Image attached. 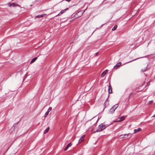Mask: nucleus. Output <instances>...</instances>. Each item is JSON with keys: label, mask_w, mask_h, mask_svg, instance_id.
I'll return each mask as SVG.
<instances>
[{"label": "nucleus", "mask_w": 155, "mask_h": 155, "mask_svg": "<svg viewBox=\"0 0 155 155\" xmlns=\"http://www.w3.org/2000/svg\"><path fill=\"white\" fill-rule=\"evenodd\" d=\"M106 127V126L104 125L103 124H101L98 126V129L94 132H99L102 131Z\"/></svg>", "instance_id": "obj_1"}, {"label": "nucleus", "mask_w": 155, "mask_h": 155, "mask_svg": "<svg viewBox=\"0 0 155 155\" xmlns=\"http://www.w3.org/2000/svg\"><path fill=\"white\" fill-rule=\"evenodd\" d=\"M118 104H116L114 106H113L110 109L109 112L110 114H113L114 113L115 110L118 107Z\"/></svg>", "instance_id": "obj_2"}, {"label": "nucleus", "mask_w": 155, "mask_h": 155, "mask_svg": "<svg viewBox=\"0 0 155 155\" xmlns=\"http://www.w3.org/2000/svg\"><path fill=\"white\" fill-rule=\"evenodd\" d=\"M68 8H66L65 9L61 11L57 15H56L55 17H57L58 16L60 15H61L63 14L66 11L68 10Z\"/></svg>", "instance_id": "obj_3"}, {"label": "nucleus", "mask_w": 155, "mask_h": 155, "mask_svg": "<svg viewBox=\"0 0 155 155\" xmlns=\"http://www.w3.org/2000/svg\"><path fill=\"white\" fill-rule=\"evenodd\" d=\"M108 91L109 94H111L112 93V87L110 84L108 87Z\"/></svg>", "instance_id": "obj_4"}, {"label": "nucleus", "mask_w": 155, "mask_h": 155, "mask_svg": "<svg viewBox=\"0 0 155 155\" xmlns=\"http://www.w3.org/2000/svg\"><path fill=\"white\" fill-rule=\"evenodd\" d=\"M125 118V117L124 116H122L120 118V120H114V122H120L121 121L123 120Z\"/></svg>", "instance_id": "obj_5"}, {"label": "nucleus", "mask_w": 155, "mask_h": 155, "mask_svg": "<svg viewBox=\"0 0 155 155\" xmlns=\"http://www.w3.org/2000/svg\"><path fill=\"white\" fill-rule=\"evenodd\" d=\"M130 135V136H131L132 134H125L124 135H120V137H121V138H126V137H125V136H128L129 135Z\"/></svg>", "instance_id": "obj_6"}, {"label": "nucleus", "mask_w": 155, "mask_h": 155, "mask_svg": "<svg viewBox=\"0 0 155 155\" xmlns=\"http://www.w3.org/2000/svg\"><path fill=\"white\" fill-rule=\"evenodd\" d=\"M121 62H119L116 65H115L114 67V69L117 68V67H119L121 65Z\"/></svg>", "instance_id": "obj_7"}, {"label": "nucleus", "mask_w": 155, "mask_h": 155, "mask_svg": "<svg viewBox=\"0 0 155 155\" xmlns=\"http://www.w3.org/2000/svg\"><path fill=\"white\" fill-rule=\"evenodd\" d=\"M141 130V128H139L137 129H134V133L135 134Z\"/></svg>", "instance_id": "obj_8"}, {"label": "nucleus", "mask_w": 155, "mask_h": 155, "mask_svg": "<svg viewBox=\"0 0 155 155\" xmlns=\"http://www.w3.org/2000/svg\"><path fill=\"white\" fill-rule=\"evenodd\" d=\"M72 145V144L71 143H69L68 145L64 149V151H66V150H67V149H68V148L70 147H71Z\"/></svg>", "instance_id": "obj_9"}, {"label": "nucleus", "mask_w": 155, "mask_h": 155, "mask_svg": "<svg viewBox=\"0 0 155 155\" xmlns=\"http://www.w3.org/2000/svg\"><path fill=\"white\" fill-rule=\"evenodd\" d=\"M84 12H83L82 11H80L78 12L76 14L77 15H79V17H81V16H82Z\"/></svg>", "instance_id": "obj_10"}, {"label": "nucleus", "mask_w": 155, "mask_h": 155, "mask_svg": "<svg viewBox=\"0 0 155 155\" xmlns=\"http://www.w3.org/2000/svg\"><path fill=\"white\" fill-rule=\"evenodd\" d=\"M107 71H108L107 70H105L101 74V77H103V76H104L107 73Z\"/></svg>", "instance_id": "obj_11"}, {"label": "nucleus", "mask_w": 155, "mask_h": 155, "mask_svg": "<svg viewBox=\"0 0 155 155\" xmlns=\"http://www.w3.org/2000/svg\"><path fill=\"white\" fill-rule=\"evenodd\" d=\"M46 15V14H44L43 15H38L37 16H36L35 17L39 18H40L43 17L44 15Z\"/></svg>", "instance_id": "obj_12"}, {"label": "nucleus", "mask_w": 155, "mask_h": 155, "mask_svg": "<svg viewBox=\"0 0 155 155\" xmlns=\"http://www.w3.org/2000/svg\"><path fill=\"white\" fill-rule=\"evenodd\" d=\"M37 59V57H36L33 58L31 61L30 62V64H32Z\"/></svg>", "instance_id": "obj_13"}, {"label": "nucleus", "mask_w": 155, "mask_h": 155, "mask_svg": "<svg viewBox=\"0 0 155 155\" xmlns=\"http://www.w3.org/2000/svg\"><path fill=\"white\" fill-rule=\"evenodd\" d=\"M50 129V128L49 127H48V128H47L44 131V134H45L46 133H47L48 131H49V130Z\"/></svg>", "instance_id": "obj_14"}, {"label": "nucleus", "mask_w": 155, "mask_h": 155, "mask_svg": "<svg viewBox=\"0 0 155 155\" xmlns=\"http://www.w3.org/2000/svg\"><path fill=\"white\" fill-rule=\"evenodd\" d=\"M117 28V25H114V27L113 28H112V30L114 31V30H115L116 29V28Z\"/></svg>", "instance_id": "obj_15"}, {"label": "nucleus", "mask_w": 155, "mask_h": 155, "mask_svg": "<svg viewBox=\"0 0 155 155\" xmlns=\"http://www.w3.org/2000/svg\"><path fill=\"white\" fill-rule=\"evenodd\" d=\"M83 139L81 138V137L80 138L78 142L79 143H81L83 140Z\"/></svg>", "instance_id": "obj_16"}, {"label": "nucleus", "mask_w": 155, "mask_h": 155, "mask_svg": "<svg viewBox=\"0 0 155 155\" xmlns=\"http://www.w3.org/2000/svg\"><path fill=\"white\" fill-rule=\"evenodd\" d=\"M142 58V57H140V58ZM136 58V59H134V60H132V61H129V62H127V63L130 62H132V61H135V60H137V59H139V58Z\"/></svg>", "instance_id": "obj_17"}, {"label": "nucleus", "mask_w": 155, "mask_h": 155, "mask_svg": "<svg viewBox=\"0 0 155 155\" xmlns=\"http://www.w3.org/2000/svg\"><path fill=\"white\" fill-rule=\"evenodd\" d=\"M52 110V108L51 107H49V108L48 109L47 111L49 112L50 111H51Z\"/></svg>", "instance_id": "obj_18"}, {"label": "nucleus", "mask_w": 155, "mask_h": 155, "mask_svg": "<svg viewBox=\"0 0 155 155\" xmlns=\"http://www.w3.org/2000/svg\"><path fill=\"white\" fill-rule=\"evenodd\" d=\"M18 6V5H17L15 4L14 3H13L12 4V6L13 7L16 6Z\"/></svg>", "instance_id": "obj_19"}, {"label": "nucleus", "mask_w": 155, "mask_h": 155, "mask_svg": "<svg viewBox=\"0 0 155 155\" xmlns=\"http://www.w3.org/2000/svg\"><path fill=\"white\" fill-rule=\"evenodd\" d=\"M49 113L47 111L45 114V117H46L47 116H48L49 114Z\"/></svg>", "instance_id": "obj_20"}, {"label": "nucleus", "mask_w": 155, "mask_h": 155, "mask_svg": "<svg viewBox=\"0 0 155 155\" xmlns=\"http://www.w3.org/2000/svg\"><path fill=\"white\" fill-rule=\"evenodd\" d=\"M153 102V101H149L148 102V104H150L152 102Z\"/></svg>", "instance_id": "obj_21"}, {"label": "nucleus", "mask_w": 155, "mask_h": 155, "mask_svg": "<svg viewBox=\"0 0 155 155\" xmlns=\"http://www.w3.org/2000/svg\"><path fill=\"white\" fill-rule=\"evenodd\" d=\"M146 69L144 68V69H141V72H143V71H146Z\"/></svg>", "instance_id": "obj_22"}, {"label": "nucleus", "mask_w": 155, "mask_h": 155, "mask_svg": "<svg viewBox=\"0 0 155 155\" xmlns=\"http://www.w3.org/2000/svg\"><path fill=\"white\" fill-rule=\"evenodd\" d=\"M9 7H11L12 6V4H9Z\"/></svg>", "instance_id": "obj_23"}, {"label": "nucleus", "mask_w": 155, "mask_h": 155, "mask_svg": "<svg viewBox=\"0 0 155 155\" xmlns=\"http://www.w3.org/2000/svg\"><path fill=\"white\" fill-rule=\"evenodd\" d=\"M98 52H96L95 53V55L96 56H97L98 55Z\"/></svg>", "instance_id": "obj_24"}, {"label": "nucleus", "mask_w": 155, "mask_h": 155, "mask_svg": "<svg viewBox=\"0 0 155 155\" xmlns=\"http://www.w3.org/2000/svg\"><path fill=\"white\" fill-rule=\"evenodd\" d=\"M85 137V135H83V136H82L81 137L82 138H83L84 139V137Z\"/></svg>", "instance_id": "obj_25"}, {"label": "nucleus", "mask_w": 155, "mask_h": 155, "mask_svg": "<svg viewBox=\"0 0 155 155\" xmlns=\"http://www.w3.org/2000/svg\"><path fill=\"white\" fill-rule=\"evenodd\" d=\"M85 137V135H83V136H82L81 137L82 138H83L84 139V137Z\"/></svg>", "instance_id": "obj_26"}, {"label": "nucleus", "mask_w": 155, "mask_h": 155, "mask_svg": "<svg viewBox=\"0 0 155 155\" xmlns=\"http://www.w3.org/2000/svg\"><path fill=\"white\" fill-rule=\"evenodd\" d=\"M153 117H155V114Z\"/></svg>", "instance_id": "obj_27"}]
</instances>
